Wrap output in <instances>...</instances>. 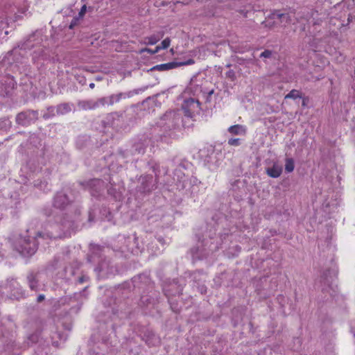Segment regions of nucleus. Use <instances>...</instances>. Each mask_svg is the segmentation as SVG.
<instances>
[{
    "label": "nucleus",
    "instance_id": "obj_1",
    "mask_svg": "<svg viewBox=\"0 0 355 355\" xmlns=\"http://www.w3.org/2000/svg\"><path fill=\"white\" fill-rule=\"evenodd\" d=\"M291 21L292 17L289 12H281L279 10H275L266 18L262 24L265 27L272 29L282 24L286 27Z\"/></svg>",
    "mask_w": 355,
    "mask_h": 355
},
{
    "label": "nucleus",
    "instance_id": "obj_2",
    "mask_svg": "<svg viewBox=\"0 0 355 355\" xmlns=\"http://www.w3.org/2000/svg\"><path fill=\"white\" fill-rule=\"evenodd\" d=\"M266 171L268 175L271 178H276L281 175L282 173V167L281 165L274 163L272 166L271 168H267Z\"/></svg>",
    "mask_w": 355,
    "mask_h": 355
},
{
    "label": "nucleus",
    "instance_id": "obj_3",
    "mask_svg": "<svg viewBox=\"0 0 355 355\" xmlns=\"http://www.w3.org/2000/svg\"><path fill=\"white\" fill-rule=\"evenodd\" d=\"M178 66L177 62H168L166 64H162L156 65L150 69V71L159 70V71H167L175 68Z\"/></svg>",
    "mask_w": 355,
    "mask_h": 355
},
{
    "label": "nucleus",
    "instance_id": "obj_4",
    "mask_svg": "<svg viewBox=\"0 0 355 355\" xmlns=\"http://www.w3.org/2000/svg\"><path fill=\"white\" fill-rule=\"evenodd\" d=\"M228 131L234 135H245L246 130L245 127H243L241 125H234L232 126H230L228 129Z\"/></svg>",
    "mask_w": 355,
    "mask_h": 355
},
{
    "label": "nucleus",
    "instance_id": "obj_5",
    "mask_svg": "<svg viewBox=\"0 0 355 355\" xmlns=\"http://www.w3.org/2000/svg\"><path fill=\"white\" fill-rule=\"evenodd\" d=\"M162 36H163V34L161 35V37H158L155 35L149 36V37H146L144 39V41L142 43L144 44H147V45L148 44H150V45L155 44L160 40V38Z\"/></svg>",
    "mask_w": 355,
    "mask_h": 355
},
{
    "label": "nucleus",
    "instance_id": "obj_6",
    "mask_svg": "<svg viewBox=\"0 0 355 355\" xmlns=\"http://www.w3.org/2000/svg\"><path fill=\"white\" fill-rule=\"evenodd\" d=\"M295 168L294 160L292 158H286L285 160V170L288 173L293 171Z\"/></svg>",
    "mask_w": 355,
    "mask_h": 355
},
{
    "label": "nucleus",
    "instance_id": "obj_7",
    "mask_svg": "<svg viewBox=\"0 0 355 355\" xmlns=\"http://www.w3.org/2000/svg\"><path fill=\"white\" fill-rule=\"evenodd\" d=\"M301 97H302L301 93L298 90H296V89L291 90L288 94H286L285 96V98L295 99V98H301Z\"/></svg>",
    "mask_w": 355,
    "mask_h": 355
},
{
    "label": "nucleus",
    "instance_id": "obj_8",
    "mask_svg": "<svg viewBox=\"0 0 355 355\" xmlns=\"http://www.w3.org/2000/svg\"><path fill=\"white\" fill-rule=\"evenodd\" d=\"M35 250H36V248H35V245H33V248L32 247L27 248L26 246V247L23 248V249L21 251V253L25 256L26 255L30 256V255H32L33 254H34Z\"/></svg>",
    "mask_w": 355,
    "mask_h": 355
},
{
    "label": "nucleus",
    "instance_id": "obj_9",
    "mask_svg": "<svg viewBox=\"0 0 355 355\" xmlns=\"http://www.w3.org/2000/svg\"><path fill=\"white\" fill-rule=\"evenodd\" d=\"M161 49V47L159 46H157L155 50H151L150 49H148V48H144V49H142L139 51V53H142L144 52H148V53H150L151 54H155L156 53H157L159 50Z\"/></svg>",
    "mask_w": 355,
    "mask_h": 355
},
{
    "label": "nucleus",
    "instance_id": "obj_10",
    "mask_svg": "<svg viewBox=\"0 0 355 355\" xmlns=\"http://www.w3.org/2000/svg\"><path fill=\"white\" fill-rule=\"evenodd\" d=\"M171 44V40L168 37H166L162 42V46H159L161 47V49H167Z\"/></svg>",
    "mask_w": 355,
    "mask_h": 355
},
{
    "label": "nucleus",
    "instance_id": "obj_11",
    "mask_svg": "<svg viewBox=\"0 0 355 355\" xmlns=\"http://www.w3.org/2000/svg\"><path fill=\"white\" fill-rule=\"evenodd\" d=\"M272 55V51L269 50H266L261 53V57L262 58H270Z\"/></svg>",
    "mask_w": 355,
    "mask_h": 355
},
{
    "label": "nucleus",
    "instance_id": "obj_12",
    "mask_svg": "<svg viewBox=\"0 0 355 355\" xmlns=\"http://www.w3.org/2000/svg\"><path fill=\"white\" fill-rule=\"evenodd\" d=\"M228 144L231 146H238L239 144V139H230L228 141Z\"/></svg>",
    "mask_w": 355,
    "mask_h": 355
},
{
    "label": "nucleus",
    "instance_id": "obj_13",
    "mask_svg": "<svg viewBox=\"0 0 355 355\" xmlns=\"http://www.w3.org/2000/svg\"><path fill=\"white\" fill-rule=\"evenodd\" d=\"M193 63H194V60L192 59H189V60H187L185 62L178 63V66H182V65H185V64H192Z\"/></svg>",
    "mask_w": 355,
    "mask_h": 355
},
{
    "label": "nucleus",
    "instance_id": "obj_14",
    "mask_svg": "<svg viewBox=\"0 0 355 355\" xmlns=\"http://www.w3.org/2000/svg\"><path fill=\"white\" fill-rule=\"evenodd\" d=\"M86 10H87V6H86V5H84L82 7V8L79 12V15L81 17L85 15V13L86 12Z\"/></svg>",
    "mask_w": 355,
    "mask_h": 355
},
{
    "label": "nucleus",
    "instance_id": "obj_15",
    "mask_svg": "<svg viewBox=\"0 0 355 355\" xmlns=\"http://www.w3.org/2000/svg\"><path fill=\"white\" fill-rule=\"evenodd\" d=\"M62 197H63L62 196H58L56 197V198H55V205H56L57 207H62V205H59V204H58V199H59V198H62Z\"/></svg>",
    "mask_w": 355,
    "mask_h": 355
},
{
    "label": "nucleus",
    "instance_id": "obj_16",
    "mask_svg": "<svg viewBox=\"0 0 355 355\" xmlns=\"http://www.w3.org/2000/svg\"><path fill=\"white\" fill-rule=\"evenodd\" d=\"M187 103L189 105H193L195 103V101L193 99H189L187 101Z\"/></svg>",
    "mask_w": 355,
    "mask_h": 355
},
{
    "label": "nucleus",
    "instance_id": "obj_17",
    "mask_svg": "<svg viewBox=\"0 0 355 355\" xmlns=\"http://www.w3.org/2000/svg\"><path fill=\"white\" fill-rule=\"evenodd\" d=\"M44 295H40V296L38 297V302H41L42 300H44Z\"/></svg>",
    "mask_w": 355,
    "mask_h": 355
},
{
    "label": "nucleus",
    "instance_id": "obj_18",
    "mask_svg": "<svg viewBox=\"0 0 355 355\" xmlns=\"http://www.w3.org/2000/svg\"><path fill=\"white\" fill-rule=\"evenodd\" d=\"M185 114H186V115H187L188 116H191V113H190L189 111L185 110Z\"/></svg>",
    "mask_w": 355,
    "mask_h": 355
},
{
    "label": "nucleus",
    "instance_id": "obj_19",
    "mask_svg": "<svg viewBox=\"0 0 355 355\" xmlns=\"http://www.w3.org/2000/svg\"><path fill=\"white\" fill-rule=\"evenodd\" d=\"M306 105V99H304L302 101V105L305 106Z\"/></svg>",
    "mask_w": 355,
    "mask_h": 355
},
{
    "label": "nucleus",
    "instance_id": "obj_20",
    "mask_svg": "<svg viewBox=\"0 0 355 355\" xmlns=\"http://www.w3.org/2000/svg\"><path fill=\"white\" fill-rule=\"evenodd\" d=\"M73 26H74V24H71V25L69 26V28L72 29L73 28Z\"/></svg>",
    "mask_w": 355,
    "mask_h": 355
},
{
    "label": "nucleus",
    "instance_id": "obj_21",
    "mask_svg": "<svg viewBox=\"0 0 355 355\" xmlns=\"http://www.w3.org/2000/svg\"><path fill=\"white\" fill-rule=\"evenodd\" d=\"M89 87H90L91 88H93V87H94V83H91V84L89 85Z\"/></svg>",
    "mask_w": 355,
    "mask_h": 355
},
{
    "label": "nucleus",
    "instance_id": "obj_22",
    "mask_svg": "<svg viewBox=\"0 0 355 355\" xmlns=\"http://www.w3.org/2000/svg\"><path fill=\"white\" fill-rule=\"evenodd\" d=\"M31 287L32 288H33V287H34V286H33V284H31Z\"/></svg>",
    "mask_w": 355,
    "mask_h": 355
}]
</instances>
